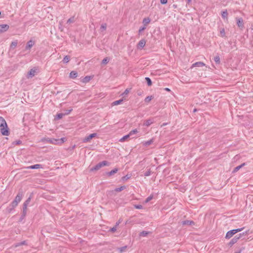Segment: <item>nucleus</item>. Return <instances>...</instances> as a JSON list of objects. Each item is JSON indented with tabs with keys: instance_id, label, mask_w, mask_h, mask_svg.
<instances>
[{
	"instance_id": "680f3d73",
	"label": "nucleus",
	"mask_w": 253,
	"mask_h": 253,
	"mask_svg": "<svg viewBox=\"0 0 253 253\" xmlns=\"http://www.w3.org/2000/svg\"><path fill=\"white\" fill-rule=\"evenodd\" d=\"M187 4H190L192 1V0H186Z\"/></svg>"
},
{
	"instance_id": "69168bd1",
	"label": "nucleus",
	"mask_w": 253,
	"mask_h": 253,
	"mask_svg": "<svg viewBox=\"0 0 253 253\" xmlns=\"http://www.w3.org/2000/svg\"><path fill=\"white\" fill-rule=\"evenodd\" d=\"M173 7L174 8H176L177 5H175V4H173Z\"/></svg>"
},
{
	"instance_id": "ddd939ff",
	"label": "nucleus",
	"mask_w": 253,
	"mask_h": 253,
	"mask_svg": "<svg viewBox=\"0 0 253 253\" xmlns=\"http://www.w3.org/2000/svg\"><path fill=\"white\" fill-rule=\"evenodd\" d=\"M119 170V169L118 168H115L110 171L107 172L106 173V174L108 176H111L115 173H116Z\"/></svg>"
},
{
	"instance_id": "864d4df0",
	"label": "nucleus",
	"mask_w": 253,
	"mask_h": 253,
	"mask_svg": "<svg viewBox=\"0 0 253 253\" xmlns=\"http://www.w3.org/2000/svg\"><path fill=\"white\" fill-rule=\"evenodd\" d=\"M116 228H117V227H116V226H115L111 228L110 229L109 231L112 233H114L116 231Z\"/></svg>"
},
{
	"instance_id": "e433bc0d",
	"label": "nucleus",
	"mask_w": 253,
	"mask_h": 253,
	"mask_svg": "<svg viewBox=\"0 0 253 253\" xmlns=\"http://www.w3.org/2000/svg\"><path fill=\"white\" fill-rule=\"evenodd\" d=\"M153 98V96L152 95L148 96L145 98L144 101L146 103H149Z\"/></svg>"
},
{
	"instance_id": "a18cd8bd",
	"label": "nucleus",
	"mask_w": 253,
	"mask_h": 253,
	"mask_svg": "<svg viewBox=\"0 0 253 253\" xmlns=\"http://www.w3.org/2000/svg\"><path fill=\"white\" fill-rule=\"evenodd\" d=\"M66 140V138L65 137H63V138H60V139H56V140H57V144L58 143H63L64 142H65Z\"/></svg>"
},
{
	"instance_id": "7c9ffc66",
	"label": "nucleus",
	"mask_w": 253,
	"mask_h": 253,
	"mask_svg": "<svg viewBox=\"0 0 253 253\" xmlns=\"http://www.w3.org/2000/svg\"><path fill=\"white\" fill-rule=\"evenodd\" d=\"M126 188V186H125V185L122 186H121L120 187L116 188L115 189V191L117 192H121L122 190L125 189Z\"/></svg>"
},
{
	"instance_id": "ea45409f",
	"label": "nucleus",
	"mask_w": 253,
	"mask_h": 253,
	"mask_svg": "<svg viewBox=\"0 0 253 253\" xmlns=\"http://www.w3.org/2000/svg\"><path fill=\"white\" fill-rule=\"evenodd\" d=\"M149 232L146 231H143L139 233V236L142 237H145L148 234Z\"/></svg>"
},
{
	"instance_id": "8fccbe9b",
	"label": "nucleus",
	"mask_w": 253,
	"mask_h": 253,
	"mask_svg": "<svg viewBox=\"0 0 253 253\" xmlns=\"http://www.w3.org/2000/svg\"><path fill=\"white\" fill-rule=\"evenodd\" d=\"M138 132V131H137V129H133L132 130H131L129 133V134L131 136L134 134H135L136 133Z\"/></svg>"
},
{
	"instance_id": "de8ad7c7",
	"label": "nucleus",
	"mask_w": 253,
	"mask_h": 253,
	"mask_svg": "<svg viewBox=\"0 0 253 253\" xmlns=\"http://www.w3.org/2000/svg\"><path fill=\"white\" fill-rule=\"evenodd\" d=\"M151 173V170L150 169H149L144 173V176H148L150 175Z\"/></svg>"
},
{
	"instance_id": "5fc2aeb1",
	"label": "nucleus",
	"mask_w": 253,
	"mask_h": 253,
	"mask_svg": "<svg viewBox=\"0 0 253 253\" xmlns=\"http://www.w3.org/2000/svg\"><path fill=\"white\" fill-rule=\"evenodd\" d=\"M244 250H245V247H242L240 248L238 251L235 252L234 253H241L242 252V251H243Z\"/></svg>"
},
{
	"instance_id": "0e129e2a",
	"label": "nucleus",
	"mask_w": 253,
	"mask_h": 253,
	"mask_svg": "<svg viewBox=\"0 0 253 253\" xmlns=\"http://www.w3.org/2000/svg\"><path fill=\"white\" fill-rule=\"evenodd\" d=\"M137 94H138V95H139V96H140V95H141V92H138H138H137Z\"/></svg>"
},
{
	"instance_id": "338daca9",
	"label": "nucleus",
	"mask_w": 253,
	"mask_h": 253,
	"mask_svg": "<svg viewBox=\"0 0 253 253\" xmlns=\"http://www.w3.org/2000/svg\"><path fill=\"white\" fill-rule=\"evenodd\" d=\"M196 111H197V109H194V110H193V112H196Z\"/></svg>"
},
{
	"instance_id": "603ef678",
	"label": "nucleus",
	"mask_w": 253,
	"mask_h": 253,
	"mask_svg": "<svg viewBox=\"0 0 253 253\" xmlns=\"http://www.w3.org/2000/svg\"><path fill=\"white\" fill-rule=\"evenodd\" d=\"M129 91V89L126 88L125 90V91L122 94V95L125 96V95H127Z\"/></svg>"
},
{
	"instance_id": "9d476101",
	"label": "nucleus",
	"mask_w": 253,
	"mask_h": 253,
	"mask_svg": "<svg viewBox=\"0 0 253 253\" xmlns=\"http://www.w3.org/2000/svg\"><path fill=\"white\" fill-rule=\"evenodd\" d=\"M235 234V233H234L233 229L228 231L226 234L225 238L227 239H229Z\"/></svg>"
},
{
	"instance_id": "b1692460",
	"label": "nucleus",
	"mask_w": 253,
	"mask_h": 253,
	"mask_svg": "<svg viewBox=\"0 0 253 253\" xmlns=\"http://www.w3.org/2000/svg\"><path fill=\"white\" fill-rule=\"evenodd\" d=\"M153 123L151 119H148L145 121L143 125L146 126H149Z\"/></svg>"
},
{
	"instance_id": "774afa93",
	"label": "nucleus",
	"mask_w": 253,
	"mask_h": 253,
	"mask_svg": "<svg viewBox=\"0 0 253 253\" xmlns=\"http://www.w3.org/2000/svg\"><path fill=\"white\" fill-rule=\"evenodd\" d=\"M1 11H0V17H2L1 16Z\"/></svg>"
},
{
	"instance_id": "bb28decb",
	"label": "nucleus",
	"mask_w": 253,
	"mask_h": 253,
	"mask_svg": "<svg viewBox=\"0 0 253 253\" xmlns=\"http://www.w3.org/2000/svg\"><path fill=\"white\" fill-rule=\"evenodd\" d=\"M131 176V174H127L125 176H124L122 177V180L123 181H126L128 179H129Z\"/></svg>"
},
{
	"instance_id": "dca6fc26",
	"label": "nucleus",
	"mask_w": 253,
	"mask_h": 253,
	"mask_svg": "<svg viewBox=\"0 0 253 253\" xmlns=\"http://www.w3.org/2000/svg\"><path fill=\"white\" fill-rule=\"evenodd\" d=\"M40 168H42V166L40 164H36L27 167V169H38Z\"/></svg>"
},
{
	"instance_id": "f3484780",
	"label": "nucleus",
	"mask_w": 253,
	"mask_h": 253,
	"mask_svg": "<svg viewBox=\"0 0 253 253\" xmlns=\"http://www.w3.org/2000/svg\"><path fill=\"white\" fill-rule=\"evenodd\" d=\"M36 73V70L34 69H31L28 73V78H32L35 76V74Z\"/></svg>"
},
{
	"instance_id": "c9c22d12",
	"label": "nucleus",
	"mask_w": 253,
	"mask_h": 253,
	"mask_svg": "<svg viewBox=\"0 0 253 253\" xmlns=\"http://www.w3.org/2000/svg\"><path fill=\"white\" fill-rule=\"evenodd\" d=\"M27 243H26V241H22L20 243H17L16 244H15V247H19L20 246H22V245H27Z\"/></svg>"
},
{
	"instance_id": "f257e3e1",
	"label": "nucleus",
	"mask_w": 253,
	"mask_h": 253,
	"mask_svg": "<svg viewBox=\"0 0 253 253\" xmlns=\"http://www.w3.org/2000/svg\"><path fill=\"white\" fill-rule=\"evenodd\" d=\"M24 195V192L22 189H20L18 194L15 197L14 200L6 209V212L8 213H11L16 208L18 203L21 201Z\"/></svg>"
},
{
	"instance_id": "4468645a",
	"label": "nucleus",
	"mask_w": 253,
	"mask_h": 253,
	"mask_svg": "<svg viewBox=\"0 0 253 253\" xmlns=\"http://www.w3.org/2000/svg\"><path fill=\"white\" fill-rule=\"evenodd\" d=\"M32 196H30L23 203V208L25 209H27L28 205L29 204L30 202H31Z\"/></svg>"
},
{
	"instance_id": "49530a36",
	"label": "nucleus",
	"mask_w": 253,
	"mask_h": 253,
	"mask_svg": "<svg viewBox=\"0 0 253 253\" xmlns=\"http://www.w3.org/2000/svg\"><path fill=\"white\" fill-rule=\"evenodd\" d=\"M73 109L72 108H70V109H67L64 110V113H63L65 115H67L69 114L72 111Z\"/></svg>"
},
{
	"instance_id": "72a5a7b5",
	"label": "nucleus",
	"mask_w": 253,
	"mask_h": 253,
	"mask_svg": "<svg viewBox=\"0 0 253 253\" xmlns=\"http://www.w3.org/2000/svg\"><path fill=\"white\" fill-rule=\"evenodd\" d=\"M214 62L216 63V64H219L220 63V57L219 55H217L214 57L213 59Z\"/></svg>"
},
{
	"instance_id": "412c9836",
	"label": "nucleus",
	"mask_w": 253,
	"mask_h": 253,
	"mask_svg": "<svg viewBox=\"0 0 253 253\" xmlns=\"http://www.w3.org/2000/svg\"><path fill=\"white\" fill-rule=\"evenodd\" d=\"M205 65V63H203V62H201V61H199V62H197L195 63H194L193 65H192V67H202V66H204Z\"/></svg>"
},
{
	"instance_id": "a19ab883",
	"label": "nucleus",
	"mask_w": 253,
	"mask_h": 253,
	"mask_svg": "<svg viewBox=\"0 0 253 253\" xmlns=\"http://www.w3.org/2000/svg\"><path fill=\"white\" fill-rule=\"evenodd\" d=\"M130 135L129 134V133L127 135H126L124 136L122 138L120 139V141H124L126 140L127 138L129 137Z\"/></svg>"
},
{
	"instance_id": "a211bd4d",
	"label": "nucleus",
	"mask_w": 253,
	"mask_h": 253,
	"mask_svg": "<svg viewBox=\"0 0 253 253\" xmlns=\"http://www.w3.org/2000/svg\"><path fill=\"white\" fill-rule=\"evenodd\" d=\"M228 12L227 10L222 11L221 12V17L223 19H226L227 21L228 20Z\"/></svg>"
},
{
	"instance_id": "5701e85b",
	"label": "nucleus",
	"mask_w": 253,
	"mask_h": 253,
	"mask_svg": "<svg viewBox=\"0 0 253 253\" xmlns=\"http://www.w3.org/2000/svg\"><path fill=\"white\" fill-rule=\"evenodd\" d=\"M7 125L5 120L2 117H0V127H2Z\"/></svg>"
},
{
	"instance_id": "4be33fe9",
	"label": "nucleus",
	"mask_w": 253,
	"mask_h": 253,
	"mask_svg": "<svg viewBox=\"0 0 253 253\" xmlns=\"http://www.w3.org/2000/svg\"><path fill=\"white\" fill-rule=\"evenodd\" d=\"M92 78L91 76H87L84 78L82 80V82L84 83H86L89 82V81Z\"/></svg>"
},
{
	"instance_id": "7ed1b4c3",
	"label": "nucleus",
	"mask_w": 253,
	"mask_h": 253,
	"mask_svg": "<svg viewBox=\"0 0 253 253\" xmlns=\"http://www.w3.org/2000/svg\"><path fill=\"white\" fill-rule=\"evenodd\" d=\"M1 127L0 132L2 135L8 136L9 135V129L7 126V125H6Z\"/></svg>"
},
{
	"instance_id": "0eeeda50",
	"label": "nucleus",
	"mask_w": 253,
	"mask_h": 253,
	"mask_svg": "<svg viewBox=\"0 0 253 253\" xmlns=\"http://www.w3.org/2000/svg\"><path fill=\"white\" fill-rule=\"evenodd\" d=\"M35 41H34L32 40H30V41H29L27 42L26 45L25 46V50H30L31 47L35 44Z\"/></svg>"
},
{
	"instance_id": "bf43d9fd",
	"label": "nucleus",
	"mask_w": 253,
	"mask_h": 253,
	"mask_svg": "<svg viewBox=\"0 0 253 253\" xmlns=\"http://www.w3.org/2000/svg\"><path fill=\"white\" fill-rule=\"evenodd\" d=\"M120 223H121V219H119V221L116 223V225H115L116 227L118 226Z\"/></svg>"
},
{
	"instance_id": "cd10ccee",
	"label": "nucleus",
	"mask_w": 253,
	"mask_h": 253,
	"mask_svg": "<svg viewBox=\"0 0 253 253\" xmlns=\"http://www.w3.org/2000/svg\"><path fill=\"white\" fill-rule=\"evenodd\" d=\"M70 59V56L69 55H66V56L64 57V58H63V59L62 61H63V62L64 63H68V62H69V61Z\"/></svg>"
},
{
	"instance_id": "f8f14e48",
	"label": "nucleus",
	"mask_w": 253,
	"mask_h": 253,
	"mask_svg": "<svg viewBox=\"0 0 253 253\" xmlns=\"http://www.w3.org/2000/svg\"><path fill=\"white\" fill-rule=\"evenodd\" d=\"M181 224L182 225H195V222L192 220H183L181 222Z\"/></svg>"
},
{
	"instance_id": "c85d7f7f",
	"label": "nucleus",
	"mask_w": 253,
	"mask_h": 253,
	"mask_svg": "<svg viewBox=\"0 0 253 253\" xmlns=\"http://www.w3.org/2000/svg\"><path fill=\"white\" fill-rule=\"evenodd\" d=\"M145 80L147 83L148 86H150L152 85V82L150 78L146 77Z\"/></svg>"
},
{
	"instance_id": "4d7b16f0",
	"label": "nucleus",
	"mask_w": 253,
	"mask_h": 253,
	"mask_svg": "<svg viewBox=\"0 0 253 253\" xmlns=\"http://www.w3.org/2000/svg\"><path fill=\"white\" fill-rule=\"evenodd\" d=\"M146 29L145 26H143L140 28L139 30V33H140L141 32L144 31Z\"/></svg>"
},
{
	"instance_id": "37998d69",
	"label": "nucleus",
	"mask_w": 253,
	"mask_h": 253,
	"mask_svg": "<svg viewBox=\"0 0 253 253\" xmlns=\"http://www.w3.org/2000/svg\"><path fill=\"white\" fill-rule=\"evenodd\" d=\"M153 198V195L152 194L150 195L149 196H148L145 200V203H148L149 201H150Z\"/></svg>"
},
{
	"instance_id": "09e8293b",
	"label": "nucleus",
	"mask_w": 253,
	"mask_h": 253,
	"mask_svg": "<svg viewBox=\"0 0 253 253\" xmlns=\"http://www.w3.org/2000/svg\"><path fill=\"white\" fill-rule=\"evenodd\" d=\"M244 228L245 227H242V228H237V229H233L234 233L236 234L237 233L239 232L242 231L244 229Z\"/></svg>"
},
{
	"instance_id": "c756f323",
	"label": "nucleus",
	"mask_w": 253,
	"mask_h": 253,
	"mask_svg": "<svg viewBox=\"0 0 253 253\" xmlns=\"http://www.w3.org/2000/svg\"><path fill=\"white\" fill-rule=\"evenodd\" d=\"M153 142V139H151L148 141H145L143 142V145L145 146H148L150 145H151Z\"/></svg>"
},
{
	"instance_id": "c03bdc74",
	"label": "nucleus",
	"mask_w": 253,
	"mask_h": 253,
	"mask_svg": "<svg viewBox=\"0 0 253 253\" xmlns=\"http://www.w3.org/2000/svg\"><path fill=\"white\" fill-rule=\"evenodd\" d=\"M220 34L221 37L223 38L225 37V32L224 28H222L221 29H220Z\"/></svg>"
},
{
	"instance_id": "4c0bfd02",
	"label": "nucleus",
	"mask_w": 253,
	"mask_h": 253,
	"mask_svg": "<svg viewBox=\"0 0 253 253\" xmlns=\"http://www.w3.org/2000/svg\"><path fill=\"white\" fill-rule=\"evenodd\" d=\"M127 248V246H125L124 247H122L121 248H119L118 249V251L122 253H123L125 251V250H126V249Z\"/></svg>"
},
{
	"instance_id": "f03ea898",
	"label": "nucleus",
	"mask_w": 253,
	"mask_h": 253,
	"mask_svg": "<svg viewBox=\"0 0 253 253\" xmlns=\"http://www.w3.org/2000/svg\"><path fill=\"white\" fill-rule=\"evenodd\" d=\"M109 163L107 161H103L96 164L94 167L90 169V171L99 170L101 167L109 166Z\"/></svg>"
},
{
	"instance_id": "a878e982",
	"label": "nucleus",
	"mask_w": 253,
	"mask_h": 253,
	"mask_svg": "<svg viewBox=\"0 0 253 253\" xmlns=\"http://www.w3.org/2000/svg\"><path fill=\"white\" fill-rule=\"evenodd\" d=\"M150 22V19L148 17L145 18L143 20V23L144 26H146Z\"/></svg>"
},
{
	"instance_id": "393cba45",
	"label": "nucleus",
	"mask_w": 253,
	"mask_h": 253,
	"mask_svg": "<svg viewBox=\"0 0 253 253\" xmlns=\"http://www.w3.org/2000/svg\"><path fill=\"white\" fill-rule=\"evenodd\" d=\"M124 101L123 98L114 101L112 103V105H118L121 104Z\"/></svg>"
},
{
	"instance_id": "423d86ee",
	"label": "nucleus",
	"mask_w": 253,
	"mask_h": 253,
	"mask_svg": "<svg viewBox=\"0 0 253 253\" xmlns=\"http://www.w3.org/2000/svg\"><path fill=\"white\" fill-rule=\"evenodd\" d=\"M97 134L96 133H93L90 134L89 135L85 137L83 140V142H87L90 141L91 139H92L93 138L95 137L96 136Z\"/></svg>"
},
{
	"instance_id": "2f4dec72",
	"label": "nucleus",
	"mask_w": 253,
	"mask_h": 253,
	"mask_svg": "<svg viewBox=\"0 0 253 253\" xmlns=\"http://www.w3.org/2000/svg\"><path fill=\"white\" fill-rule=\"evenodd\" d=\"M64 116H65V114L63 113H58L56 115L55 120H60L62 119Z\"/></svg>"
},
{
	"instance_id": "052dcab7",
	"label": "nucleus",
	"mask_w": 253,
	"mask_h": 253,
	"mask_svg": "<svg viewBox=\"0 0 253 253\" xmlns=\"http://www.w3.org/2000/svg\"><path fill=\"white\" fill-rule=\"evenodd\" d=\"M71 22H73V20L72 19V18H69L67 21V23H71Z\"/></svg>"
},
{
	"instance_id": "13d9d810",
	"label": "nucleus",
	"mask_w": 253,
	"mask_h": 253,
	"mask_svg": "<svg viewBox=\"0 0 253 253\" xmlns=\"http://www.w3.org/2000/svg\"><path fill=\"white\" fill-rule=\"evenodd\" d=\"M14 143L16 145H19L22 143V141L20 140H18L16 141Z\"/></svg>"
},
{
	"instance_id": "6e6d98bb",
	"label": "nucleus",
	"mask_w": 253,
	"mask_h": 253,
	"mask_svg": "<svg viewBox=\"0 0 253 253\" xmlns=\"http://www.w3.org/2000/svg\"><path fill=\"white\" fill-rule=\"evenodd\" d=\"M160 2L162 4H166L168 2V0H160Z\"/></svg>"
},
{
	"instance_id": "79ce46f5",
	"label": "nucleus",
	"mask_w": 253,
	"mask_h": 253,
	"mask_svg": "<svg viewBox=\"0 0 253 253\" xmlns=\"http://www.w3.org/2000/svg\"><path fill=\"white\" fill-rule=\"evenodd\" d=\"M106 28H107V24H106V23H104L101 25L100 30H101V31H105L106 30Z\"/></svg>"
},
{
	"instance_id": "58836bf2",
	"label": "nucleus",
	"mask_w": 253,
	"mask_h": 253,
	"mask_svg": "<svg viewBox=\"0 0 253 253\" xmlns=\"http://www.w3.org/2000/svg\"><path fill=\"white\" fill-rule=\"evenodd\" d=\"M17 43L18 42L17 41L12 42L10 44V48L14 49L17 46Z\"/></svg>"
},
{
	"instance_id": "e2e57ef3",
	"label": "nucleus",
	"mask_w": 253,
	"mask_h": 253,
	"mask_svg": "<svg viewBox=\"0 0 253 253\" xmlns=\"http://www.w3.org/2000/svg\"><path fill=\"white\" fill-rule=\"evenodd\" d=\"M164 89L167 91H170V89L168 87L165 88Z\"/></svg>"
},
{
	"instance_id": "aec40b11",
	"label": "nucleus",
	"mask_w": 253,
	"mask_h": 253,
	"mask_svg": "<svg viewBox=\"0 0 253 253\" xmlns=\"http://www.w3.org/2000/svg\"><path fill=\"white\" fill-rule=\"evenodd\" d=\"M78 76V73L75 71H72L70 72L69 77L72 79H75Z\"/></svg>"
},
{
	"instance_id": "473e14b6",
	"label": "nucleus",
	"mask_w": 253,
	"mask_h": 253,
	"mask_svg": "<svg viewBox=\"0 0 253 253\" xmlns=\"http://www.w3.org/2000/svg\"><path fill=\"white\" fill-rule=\"evenodd\" d=\"M248 234V231L240 233L237 236L238 240H239L240 238H242L244 236H246Z\"/></svg>"
},
{
	"instance_id": "f704fd0d",
	"label": "nucleus",
	"mask_w": 253,
	"mask_h": 253,
	"mask_svg": "<svg viewBox=\"0 0 253 253\" xmlns=\"http://www.w3.org/2000/svg\"><path fill=\"white\" fill-rule=\"evenodd\" d=\"M109 60L110 58L108 57H106L102 60L101 63L102 64H107L109 62Z\"/></svg>"
},
{
	"instance_id": "9b49d317",
	"label": "nucleus",
	"mask_w": 253,
	"mask_h": 253,
	"mask_svg": "<svg viewBox=\"0 0 253 253\" xmlns=\"http://www.w3.org/2000/svg\"><path fill=\"white\" fill-rule=\"evenodd\" d=\"M238 240L237 236H235L228 243V245L229 247H231L234 244L238 242Z\"/></svg>"
},
{
	"instance_id": "20e7f679",
	"label": "nucleus",
	"mask_w": 253,
	"mask_h": 253,
	"mask_svg": "<svg viewBox=\"0 0 253 253\" xmlns=\"http://www.w3.org/2000/svg\"><path fill=\"white\" fill-rule=\"evenodd\" d=\"M237 25L238 27L241 29L243 30L244 28V24L242 18H236Z\"/></svg>"
},
{
	"instance_id": "39448f33",
	"label": "nucleus",
	"mask_w": 253,
	"mask_h": 253,
	"mask_svg": "<svg viewBox=\"0 0 253 253\" xmlns=\"http://www.w3.org/2000/svg\"><path fill=\"white\" fill-rule=\"evenodd\" d=\"M41 141L42 142H47L50 144H57L56 139H50L49 138L43 137L41 139Z\"/></svg>"
},
{
	"instance_id": "1a4fd4ad",
	"label": "nucleus",
	"mask_w": 253,
	"mask_h": 253,
	"mask_svg": "<svg viewBox=\"0 0 253 253\" xmlns=\"http://www.w3.org/2000/svg\"><path fill=\"white\" fill-rule=\"evenodd\" d=\"M146 44V41L145 39L141 40L137 43V47L138 49H142Z\"/></svg>"
},
{
	"instance_id": "2eb2a0df",
	"label": "nucleus",
	"mask_w": 253,
	"mask_h": 253,
	"mask_svg": "<svg viewBox=\"0 0 253 253\" xmlns=\"http://www.w3.org/2000/svg\"><path fill=\"white\" fill-rule=\"evenodd\" d=\"M27 213V209H25L23 208L22 212L21 213V216L19 218V221L22 222L23 219L25 217Z\"/></svg>"
},
{
	"instance_id": "3c124183",
	"label": "nucleus",
	"mask_w": 253,
	"mask_h": 253,
	"mask_svg": "<svg viewBox=\"0 0 253 253\" xmlns=\"http://www.w3.org/2000/svg\"><path fill=\"white\" fill-rule=\"evenodd\" d=\"M134 207L136 209H142L143 206L141 205H134Z\"/></svg>"
},
{
	"instance_id": "6ab92c4d",
	"label": "nucleus",
	"mask_w": 253,
	"mask_h": 253,
	"mask_svg": "<svg viewBox=\"0 0 253 253\" xmlns=\"http://www.w3.org/2000/svg\"><path fill=\"white\" fill-rule=\"evenodd\" d=\"M245 165H246V163H244L242 164L241 165L235 167L234 169L232 172L235 173V172H237L240 169H241L243 167H244Z\"/></svg>"
},
{
	"instance_id": "6e6552de",
	"label": "nucleus",
	"mask_w": 253,
	"mask_h": 253,
	"mask_svg": "<svg viewBox=\"0 0 253 253\" xmlns=\"http://www.w3.org/2000/svg\"><path fill=\"white\" fill-rule=\"evenodd\" d=\"M9 28V26L7 24L0 25V34L7 31Z\"/></svg>"
}]
</instances>
